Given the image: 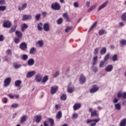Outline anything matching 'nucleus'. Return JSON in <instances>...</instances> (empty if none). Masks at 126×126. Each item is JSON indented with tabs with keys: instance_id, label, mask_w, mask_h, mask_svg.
Instances as JSON below:
<instances>
[{
	"instance_id": "f257e3e1",
	"label": "nucleus",
	"mask_w": 126,
	"mask_h": 126,
	"mask_svg": "<svg viewBox=\"0 0 126 126\" xmlns=\"http://www.w3.org/2000/svg\"><path fill=\"white\" fill-rule=\"evenodd\" d=\"M101 121V119L97 118L95 119H88L86 121V123L88 125L91 124L90 126H95L97 125V123H99V122Z\"/></svg>"
},
{
	"instance_id": "f03ea898",
	"label": "nucleus",
	"mask_w": 126,
	"mask_h": 126,
	"mask_svg": "<svg viewBox=\"0 0 126 126\" xmlns=\"http://www.w3.org/2000/svg\"><path fill=\"white\" fill-rule=\"evenodd\" d=\"M89 112L90 113H91V117H99V113H97V110H94L93 109L90 108L89 109Z\"/></svg>"
},
{
	"instance_id": "7ed1b4c3",
	"label": "nucleus",
	"mask_w": 126,
	"mask_h": 126,
	"mask_svg": "<svg viewBox=\"0 0 126 126\" xmlns=\"http://www.w3.org/2000/svg\"><path fill=\"white\" fill-rule=\"evenodd\" d=\"M51 8L54 10H60L61 9V5L58 2H55L51 5Z\"/></svg>"
},
{
	"instance_id": "20e7f679",
	"label": "nucleus",
	"mask_w": 126,
	"mask_h": 126,
	"mask_svg": "<svg viewBox=\"0 0 126 126\" xmlns=\"http://www.w3.org/2000/svg\"><path fill=\"white\" fill-rule=\"evenodd\" d=\"M99 89V87H97L96 85H94L90 90V93H95L97 92Z\"/></svg>"
},
{
	"instance_id": "39448f33",
	"label": "nucleus",
	"mask_w": 126,
	"mask_h": 126,
	"mask_svg": "<svg viewBox=\"0 0 126 126\" xmlns=\"http://www.w3.org/2000/svg\"><path fill=\"white\" fill-rule=\"evenodd\" d=\"M10 82H11V78L8 77L6 78L4 81L3 86H4V87H7V86H9V85H10Z\"/></svg>"
},
{
	"instance_id": "423d86ee",
	"label": "nucleus",
	"mask_w": 126,
	"mask_h": 126,
	"mask_svg": "<svg viewBox=\"0 0 126 126\" xmlns=\"http://www.w3.org/2000/svg\"><path fill=\"white\" fill-rule=\"evenodd\" d=\"M118 98H124L126 99V92L123 93L122 91H119L117 94Z\"/></svg>"
},
{
	"instance_id": "0eeeda50",
	"label": "nucleus",
	"mask_w": 126,
	"mask_h": 126,
	"mask_svg": "<svg viewBox=\"0 0 126 126\" xmlns=\"http://www.w3.org/2000/svg\"><path fill=\"white\" fill-rule=\"evenodd\" d=\"M3 27L4 28H10L11 27V22L8 21H5L3 23Z\"/></svg>"
},
{
	"instance_id": "6e6552de",
	"label": "nucleus",
	"mask_w": 126,
	"mask_h": 126,
	"mask_svg": "<svg viewBox=\"0 0 126 126\" xmlns=\"http://www.w3.org/2000/svg\"><path fill=\"white\" fill-rule=\"evenodd\" d=\"M58 89H59V87L57 86L51 87V94L52 95H54V94H55L56 92L58 91Z\"/></svg>"
},
{
	"instance_id": "1a4fd4ad",
	"label": "nucleus",
	"mask_w": 126,
	"mask_h": 126,
	"mask_svg": "<svg viewBox=\"0 0 126 126\" xmlns=\"http://www.w3.org/2000/svg\"><path fill=\"white\" fill-rule=\"evenodd\" d=\"M19 48L22 50V51H25L27 49V44L25 42L21 43L19 45Z\"/></svg>"
},
{
	"instance_id": "9d476101",
	"label": "nucleus",
	"mask_w": 126,
	"mask_h": 126,
	"mask_svg": "<svg viewBox=\"0 0 126 126\" xmlns=\"http://www.w3.org/2000/svg\"><path fill=\"white\" fill-rule=\"evenodd\" d=\"M28 19H32V16L31 15H24L22 20L23 21H25L28 20Z\"/></svg>"
},
{
	"instance_id": "9b49d317",
	"label": "nucleus",
	"mask_w": 126,
	"mask_h": 126,
	"mask_svg": "<svg viewBox=\"0 0 126 126\" xmlns=\"http://www.w3.org/2000/svg\"><path fill=\"white\" fill-rule=\"evenodd\" d=\"M80 108H81V104L79 103H75L73 106L74 111H77V110H79Z\"/></svg>"
},
{
	"instance_id": "f8f14e48",
	"label": "nucleus",
	"mask_w": 126,
	"mask_h": 126,
	"mask_svg": "<svg viewBox=\"0 0 126 126\" xmlns=\"http://www.w3.org/2000/svg\"><path fill=\"white\" fill-rule=\"evenodd\" d=\"M108 3H109L108 1H106L105 2H104L102 5H101L98 7V11L101 10V9H103V8H105V7H106V6H107V5H108Z\"/></svg>"
},
{
	"instance_id": "ddd939ff",
	"label": "nucleus",
	"mask_w": 126,
	"mask_h": 126,
	"mask_svg": "<svg viewBox=\"0 0 126 126\" xmlns=\"http://www.w3.org/2000/svg\"><path fill=\"white\" fill-rule=\"evenodd\" d=\"M36 74V71H29L27 74V78H30V77H32V76H34V75Z\"/></svg>"
},
{
	"instance_id": "4468645a",
	"label": "nucleus",
	"mask_w": 126,
	"mask_h": 126,
	"mask_svg": "<svg viewBox=\"0 0 126 126\" xmlns=\"http://www.w3.org/2000/svg\"><path fill=\"white\" fill-rule=\"evenodd\" d=\"M35 80L36 82H41L42 81V76L40 74H37L35 76Z\"/></svg>"
},
{
	"instance_id": "2eb2a0df",
	"label": "nucleus",
	"mask_w": 126,
	"mask_h": 126,
	"mask_svg": "<svg viewBox=\"0 0 126 126\" xmlns=\"http://www.w3.org/2000/svg\"><path fill=\"white\" fill-rule=\"evenodd\" d=\"M43 29L44 31L49 32V31H50V24L48 23L44 24L43 25Z\"/></svg>"
},
{
	"instance_id": "dca6fc26",
	"label": "nucleus",
	"mask_w": 126,
	"mask_h": 126,
	"mask_svg": "<svg viewBox=\"0 0 126 126\" xmlns=\"http://www.w3.org/2000/svg\"><path fill=\"white\" fill-rule=\"evenodd\" d=\"M79 81L80 83H82V84L85 83V82H86V77H85L84 75H82L80 77Z\"/></svg>"
},
{
	"instance_id": "f3484780",
	"label": "nucleus",
	"mask_w": 126,
	"mask_h": 126,
	"mask_svg": "<svg viewBox=\"0 0 126 126\" xmlns=\"http://www.w3.org/2000/svg\"><path fill=\"white\" fill-rule=\"evenodd\" d=\"M113 68L114 66H113V65H108L105 68V70L107 71V72H110L113 70Z\"/></svg>"
},
{
	"instance_id": "a211bd4d",
	"label": "nucleus",
	"mask_w": 126,
	"mask_h": 126,
	"mask_svg": "<svg viewBox=\"0 0 126 126\" xmlns=\"http://www.w3.org/2000/svg\"><path fill=\"white\" fill-rule=\"evenodd\" d=\"M34 63H35V60L33 59H30L28 61V64L30 66H32V65H34Z\"/></svg>"
},
{
	"instance_id": "6ab92c4d",
	"label": "nucleus",
	"mask_w": 126,
	"mask_h": 126,
	"mask_svg": "<svg viewBox=\"0 0 126 126\" xmlns=\"http://www.w3.org/2000/svg\"><path fill=\"white\" fill-rule=\"evenodd\" d=\"M27 3H24L22 5L21 7H19L18 9L20 11H21L22 10H24L27 7Z\"/></svg>"
},
{
	"instance_id": "aec40b11",
	"label": "nucleus",
	"mask_w": 126,
	"mask_h": 126,
	"mask_svg": "<svg viewBox=\"0 0 126 126\" xmlns=\"http://www.w3.org/2000/svg\"><path fill=\"white\" fill-rule=\"evenodd\" d=\"M26 121H27V115H24L21 117V124H24Z\"/></svg>"
},
{
	"instance_id": "412c9836",
	"label": "nucleus",
	"mask_w": 126,
	"mask_h": 126,
	"mask_svg": "<svg viewBox=\"0 0 126 126\" xmlns=\"http://www.w3.org/2000/svg\"><path fill=\"white\" fill-rule=\"evenodd\" d=\"M62 117H63V113H62V111H60L56 114V118L57 119V120H60V119H62Z\"/></svg>"
},
{
	"instance_id": "4be33fe9",
	"label": "nucleus",
	"mask_w": 126,
	"mask_h": 126,
	"mask_svg": "<svg viewBox=\"0 0 126 126\" xmlns=\"http://www.w3.org/2000/svg\"><path fill=\"white\" fill-rule=\"evenodd\" d=\"M22 84V81H21V80H16L15 82V86H16V87H19Z\"/></svg>"
},
{
	"instance_id": "5701e85b",
	"label": "nucleus",
	"mask_w": 126,
	"mask_h": 126,
	"mask_svg": "<svg viewBox=\"0 0 126 126\" xmlns=\"http://www.w3.org/2000/svg\"><path fill=\"white\" fill-rule=\"evenodd\" d=\"M15 34L18 38H21V37L23 35V34H22V33L19 31H16L15 32Z\"/></svg>"
},
{
	"instance_id": "b1692460",
	"label": "nucleus",
	"mask_w": 126,
	"mask_h": 126,
	"mask_svg": "<svg viewBox=\"0 0 126 126\" xmlns=\"http://www.w3.org/2000/svg\"><path fill=\"white\" fill-rule=\"evenodd\" d=\"M126 126V118L122 119L120 123V126Z\"/></svg>"
},
{
	"instance_id": "393cba45",
	"label": "nucleus",
	"mask_w": 126,
	"mask_h": 126,
	"mask_svg": "<svg viewBox=\"0 0 126 126\" xmlns=\"http://www.w3.org/2000/svg\"><path fill=\"white\" fill-rule=\"evenodd\" d=\"M35 119H35L36 123H37L38 124H39V123H40L42 120V116L36 115L35 116Z\"/></svg>"
},
{
	"instance_id": "a878e982",
	"label": "nucleus",
	"mask_w": 126,
	"mask_h": 126,
	"mask_svg": "<svg viewBox=\"0 0 126 126\" xmlns=\"http://www.w3.org/2000/svg\"><path fill=\"white\" fill-rule=\"evenodd\" d=\"M63 17L66 19V21H70L69 17H68V15H67V13H64L63 14Z\"/></svg>"
},
{
	"instance_id": "bb28decb",
	"label": "nucleus",
	"mask_w": 126,
	"mask_h": 126,
	"mask_svg": "<svg viewBox=\"0 0 126 126\" xmlns=\"http://www.w3.org/2000/svg\"><path fill=\"white\" fill-rule=\"evenodd\" d=\"M115 106V108L116 110H117V111H120L122 109V106H121L120 103H117L114 105Z\"/></svg>"
},
{
	"instance_id": "cd10ccee",
	"label": "nucleus",
	"mask_w": 126,
	"mask_h": 126,
	"mask_svg": "<svg viewBox=\"0 0 126 126\" xmlns=\"http://www.w3.org/2000/svg\"><path fill=\"white\" fill-rule=\"evenodd\" d=\"M16 27H17V26L16 25L13 26L11 28L10 30L9 31V33H10V34H11V33H13V32H15V30H16Z\"/></svg>"
},
{
	"instance_id": "c85d7f7f",
	"label": "nucleus",
	"mask_w": 126,
	"mask_h": 126,
	"mask_svg": "<svg viewBox=\"0 0 126 126\" xmlns=\"http://www.w3.org/2000/svg\"><path fill=\"white\" fill-rule=\"evenodd\" d=\"M29 26H28L27 24L24 23L23 24L22 27L21 28V31H22V32H24L25 29H27V28H28Z\"/></svg>"
},
{
	"instance_id": "c756f323",
	"label": "nucleus",
	"mask_w": 126,
	"mask_h": 126,
	"mask_svg": "<svg viewBox=\"0 0 126 126\" xmlns=\"http://www.w3.org/2000/svg\"><path fill=\"white\" fill-rule=\"evenodd\" d=\"M104 34H107V32L105 31L104 30H100L98 32V34L99 36H102Z\"/></svg>"
},
{
	"instance_id": "7c9ffc66",
	"label": "nucleus",
	"mask_w": 126,
	"mask_h": 126,
	"mask_svg": "<svg viewBox=\"0 0 126 126\" xmlns=\"http://www.w3.org/2000/svg\"><path fill=\"white\" fill-rule=\"evenodd\" d=\"M42 26H43V23H39L37 24V29L39 31H42V30H43V28Z\"/></svg>"
},
{
	"instance_id": "2f4dec72",
	"label": "nucleus",
	"mask_w": 126,
	"mask_h": 126,
	"mask_svg": "<svg viewBox=\"0 0 126 126\" xmlns=\"http://www.w3.org/2000/svg\"><path fill=\"white\" fill-rule=\"evenodd\" d=\"M106 53H107V48H106V47H103L100 50V55H105Z\"/></svg>"
},
{
	"instance_id": "473e14b6",
	"label": "nucleus",
	"mask_w": 126,
	"mask_h": 126,
	"mask_svg": "<svg viewBox=\"0 0 126 126\" xmlns=\"http://www.w3.org/2000/svg\"><path fill=\"white\" fill-rule=\"evenodd\" d=\"M111 60L113 62H117V61H118V55H114L111 58Z\"/></svg>"
},
{
	"instance_id": "72a5a7b5",
	"label": "nucleus",
	"mask_w": 126,
	"mask_h": 126,
	"mask_svg": "<svg viewBox=\"0 0 126 126\" xmlns=\"http://www.w3.org/2000/svg\"><path fill=\"white\" fill-rule=\"evenodd\" d=\"M48 122L50 124V126H54V125H55V121H54V119L52 118H49L48 119Z\"/></svg>"
},
{
	"instance_id": "f704fd0d",
	"label": "nucleus",
	"mask_w": 126,
	"mask_h": 126,
	"mask_svg": "<svg viewBox=\"0 0 126 126\" xmlns=\"http://www.w3.org/2000/svg\"><path fill=\"white\" fill-rule=\"evenodd\" d=\"M36 44L39 46L40 48H42L44 46V42L43 40H39L37 42Z\"/></svg>"
},
{
	"instance_id": "c9c22d12",
	"label": "nucleus",
	"mask_w": 126,
	"mask_h": 126,
	"mask_svg": "<svg viewBox=\"0 0 126 126\" xmlns=\"http://www.w3.org/2000/svg\"><path fill=\"white\" fill-rule=\"evenodd\" d=\"M66 94H63L60 96V100L62 101H65L66 100Z\"/></svg>"
},
{
	"instance_id": "e433bc0d",
	"label": "nucleus",
	"mask_w": 126,
	"mask_h": 126,
	"mask_svg": "<svg viewBox=\"0 0 126 126\" xmlns=\"http://www.w3.org/2000/svg\"><path fill=\"white\" fill-rule=\"evenodd\" d=\"M35 52H36V48L32 47L30 51V54H31V55H34V54H35Z\"/></svg>"
},
{
	"instance_id": "4c0bfd02",
	"label": "nucleus",
	"mask_w": 126,
	"mask_h": 126,
	"mask_svg": "<svg viewBox=\"0 0 126 126\" xmlns=\"http://www.w3.org/2000/svg\"><path fill=\"white\" fill-rule=\"evenodd\" d=\"M96 25H97V22H95L94 23V24H93V25L91 27L89 31H92V30H93V29H94V28H95V27L96 26Z\"/></svg>"
},
{
	"instance_id": "58836bf2",
	"label": "nucleus",
	"mask_w": 126,
	"mask_h": 126,
	"mask_svg": "<svg viewBox=\"0 0 126 126\" xmlns=\"http://www.w3.org/2000/svg\"><path fill=\"white\" fill-rule=\"evenodd\" d=\"M63 18H60L58 20H57V24L60 25L62 24V23H63Z\"/></svg>"
},
{
	"instance_id": "ea45409f",
	"label": "nucleus",
	"mask_w": 126,
	"mask_h": 126,
	"mask_svg": "<svg viewBox=\"0 0 126 126\" xmlns=\"http://www.w3.org/2000/svg\"><path fill=\"white\" fill-rule=\"evenodd\" d=\"M48 79L49 77H48V76H45L42 79V83H45V82H47V81H48Z\"/></svg>"
},
{
	"instance_id": "a19ab883",
	"label": "nucleus",
	"mask_w": 126,
	"mask_h": 126,
	"mask_svg": "<svg viewBox=\"0 0 126 126\" xmlns=\"http://www.w3.org/2000/svg\"><path fill=\"white\" fill-rule=\"evenodd\" d=\"M121 19L123 21H126V13H124L121 15Z\"/></svg>"
},
{
	"instance_id": "79ce46f5",
	"label": "nucleus",
	"mask_w": 126,
	"mask_h": 126,
	"mask_svg": "<svg viewBox=\"0 0 126 126\" xmlns=\"http://www.w3.org/2000/svg\"><path fill=\"white\" fill-rule=\"evenodd\" d=\"M120 43L121 46H126V39H122V40L120 41Z\"/></svg>"
},
{
	"instance_id": "37998d69",
	"label": "nucleus",
	"mask_w": 126,
	"mask_h": 126,
	"mask_svg": "<svg viewBox=\"0 0 126 126\" xmlns=\"http://www.w3.org/2000/svg\"><path fill=\"white\" fill-rule=\"evenodd\" d=\"M109 58H110V53H107L104 58V61L106 62L109 60Z\"/></svg>"
},
{
	"instance_id": "c03bdc74",
	"label": "nucleus",
	"mask_w": 126,
	"mask_h": 126,
	"mask_svg": "<svg viewBox=\"0 0 126 126\" xmlns=\"http://www.w3.org/2000/svg\"><path fill=\"white\" fill-rule=\"evenodd\" d=\"M20 37L15 38L14 39L15 44H19V43H20Z\"/></svg>"
},
{
	"instance_id": "a18cd8bd",
	"label": "nucleus",
	"mask_w": 126,
	"mask_h": 126,
	"mask_svg": "<svg viewBox=\"0 0 126 126\" xmlns=\"http://www.w3.org/2000/svg\"><path fill=\"white\" fill-rule=\"evenodd\" d=\"M11 108H13V109L18 108L19 107V105L17 103H13L11 106Z\"/></svg>"
},
{
	"instance_id": "49530a36",
	"label": "nucleus",
	"mask_w": 126,
	"mask_h": 126,
	"mask_svg": "<svg viewBox=\"0 0 126 126\" xmlns=\"http://www.w3.org/2000/svg\"><path fill=\"white\" fill-rule=\"evenodd\" d=\"M40 18H41V14H37L35 16V19L37 21H39L40 20Z\"/></svg>"
},
{
	"instance_id": "de8ad7c7",
	"label": "nucleus",
	"mask_w": 126,
	"mask_h": 126,
	"mask_svg": "<svg viewBox=\"0 0 126 126\" xmlns=\"http://www.w3.org/2000/svg\"><path fill=\"white\" fill-rule=\"evenodd\" d=\"M72 26H70V27H67L65 29V32H66V33H67V32H68V31H70V30H72Z\"/></svg>"
},
{
	"instance_id": "09e8293b",
	"label": "nucleus",
	"mask_w": 126,
	"mask_h": 126,
	"mask_svg": "<svg viewBox=\"0 0 126 126\" xmlns=\"http://www.w3.org/2000/svg\"><path fill=\"white\" fill-rule=\"evenodd\" d=\"M22 59L23 61H27L28 60V55L24 54L22 56Z\"/></svg>"
},
{
	"instance_id": "8fccbe9b",
	"label": "nucleus",
	"mask_w": 126,
	"mask_h": 126,
	"mask_svg": "<svg viewBox=\"0 0 126 126\" xmlns=\"http://www.w3.org/2000/svg\"><path fill=\"white\" fill-rule=\"evenodd\" d=\"M95 8H96V5H93L91 6L88 10V12L92 11V10H94V9H95Z\"/></svg>"
},
{
	"instance_id": "3c124183",
	"label": "nucleus",
	"mask_w": 126,
	"mask_h": 126,
	"mask_svg": "<svg viewBox=\"0 0 126 126\" xmlns=\"http://www.w3.org/2000/svg\"><path fill=\"white\" fill-rule=\"evenodd\" d=\"M74 91V88H67V92L68 93H72Z\"/></svg>"
},
{
	"instance_id": "603ef678",
	"label": "nucleus",
	"mask_w": 126,
	"mask_h": 126,
	"mask_svg": "<svg viewBox=\"0 0 126 126\" xmlns=\"http://www.w3.org/2000/svg\"><path fill=\"white\" fill-rule=\"evenodd\" d=\"M13 66L16 68V69H17V68H19V67H21V64H18L17 63H14Z\"/></svg>"
},
{
	"instance_id": "864d4df0",
	"label": "nucleus",
	"mask_w": 126,
	"mask_h": 126,
	"mask_svg": "<svg viewBox=\"0 0 126 126\" xmlns=\"http://www.w3.org/2000/svg\"><path fill=\"white\" fill-rule=\"evenodd\" d=\"M1 100H2V103H3L4 104H6V103H7V101H8L7 98L3 97L1 98Z\"/></svg>"
},
{
	"instance_id": "5fc2aeb1",
	"label": "nucleus",
	"mask_w": 126,
	"mask_h": 126,
	"mask_svg": "<svg viewBox=\"0 0 126 126\" xmlns=\"http://www.w3.org/2000/svg\"><path fill=\"white\" fill-rule=\"evenodd\" d=\"M99 49L98 48H95L94 50V56H97V55H98V53H99Z\"/></svg>"
},
{
	"instance_id": "6e6d98bb",
	"label": "nucleus",
	"mask_w": 126,
	"mask_h": 126,
	"mask_svg": "<svg viewBox=\"0 0 126 126\" xmlns=\"http://www.w3.org/2000/svg\"><path fill=\"white\" fill-rule=\"evenodd\" d=\"M6 9V6H0V11H4Z\"/></svg>"
},
{
	"instance_id": "4d7b16f0",
	"label": "nucleus",
	"mask_w": 126,
	"mask_h": 126,
	"mask_svg": "<svg viewBox=\"0 0 126 126\" xmlns=\"http://www.w3.org/2000/svg\"><path fill=\"white\" fill-rule=\"evenodd\" d=\"M105 63H106V62L104 61H101L99 63V67H102V66H103Z\"/></svg>"
},
{
	"instance_id": "13d9d810",
	"label": "nucleus",
	"mask_w": 126,
	"mask_h": 126,
	"mask_svg": "<svg viewBox=\"0 0 126 126\" xmlns=\"http://www.w3.org/2000/svg\"><path fill=\"white\" fill-rule=\"evenodd\" d=\"M72 118V119H77L78 118V114L77 113H74Z\"/></svg>"
},
{
	"instance_id": "bf43d9fd",
	"label": "nucleus",
	"mask_w": 126,
	"mask_h": 126,
	"mask_svg": "<svg viewBox=\"0 0 126 126\" xmlns=\"http://www.w3.org/2000/svg\"><path fill=\"white\" fill-rule=\"evenodd\" d=\"M55 109L56 110H61V104H56Z\"/></svg>"
},
{
	"instance_id": "052dcab7",
	"label": "nucleus",
	"mask_w": 126,
	"mask_h": 126,
	"mask_svg": "<svg viewBox=\"0 0 126 126\" xmlns=\"http://www.w3.org/2000/svg\"><path fill=\"white\" fill-rule=\"evenodd\" d=\"M59 75H60V72L57 71V72H56L53 75V76H54V77H57V76H59Z\"/></svg>"
},
{
	"instance_id": "680f3d73",
	"label": "nucleus",
	"mask_w": 126,
	"mask_h": 126,
	"mask_svg": "<svg viewBox=\"0 0 126 126\" xmlns=\"http://www.w3.org/2000/svg\"><path fill=\"white\" fill-rule=\"evenodd\" d=\"M4 40V36L2 35H0V42H2Z\"/></svg>"
},
{
	"instance_id": "e2e57ef3",
	"label": "nucleus",
	"mask_w": 126,
	"mask_h": 126,
	"mask_svg": "<svg viewBox=\"0 0 126 126\" xmlns=\"http://www.w3.org/2000/svg\"><path fill=\"white\" fill-rule=\"evenodd\" d=\"M6 52L7 53V54H8V55H11L12 54L11 50L10 49L7 50Z\"/></svg>"
},
{
	"instance_id": "0e129e2a",
	"label": "nucleus",
	"mask_w": 126,
	"mask_h": 126,
	"mask_svg": "<svg viewBox=\"0 0 126 126\" xmlns=\"http://www.w3.org/2000/svg\"><path fill=\"white\" fill-rule=\"evenodd\" d=\"M97 60H98V56H95L93 59V62H97Z\"/></svg>"
},
{
	"instance_id": "69168bd1",
	"label": "nucleus",
	"mask_w": 126,
	"mask_h": 126,
	"mask_svg": "<svg viewBox=\"0 0 126 126\" xmlns=\"http://www.w3.org/2000/svg\"><path fill=\"white\" fill-rule=\"evenodd\" d=\"M7 96H8V97H9L10 99H14V95L11 94H7Z\"/></svg>"
},
{
	"instance_id": "338daca9",
	"label": "nucleus",
	"mask_w": 126,
	"mask_h": 126,
	"mask_svg": "<svg viewBox=\"0 0 126 126\" xmlns=\"http://www.w3.org/2000/svg\"><path fill=\"white\" fill-rule=\"evenodd\" d=\"M43 17H46L47 16V12H43L42 13Z\"/></svg>"
},
{
	"instance_id": "774afa93",
	"label": "nucleus",
	"mask_w": 126,
	"mask_h": 126,
	"mask_svg": "<svg viewBox=\"0 0 126 126\" xmlns=\"http://www.w3.org/2000/svg\"><path fill=\"white\" fill-rule=\"evenodd\" d=\"M74 7H78V6H79V5H78V2H75L74 3Z\"/></svg>"
}]
</instances>
